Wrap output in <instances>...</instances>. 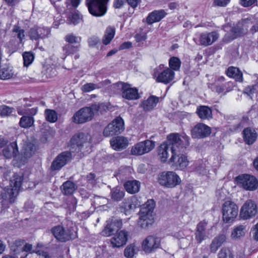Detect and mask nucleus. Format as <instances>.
Instances as JSON below:
<instances>
[{"label":"nucleus","instance_id":"obj_1","mask_svg":"<svg viewBox=\"0 0 258 258\" xmlns=\"http://www.w3.org/2000/svg\"><path fill=\"white\" fill-rule=\"evenodd\" d=\"M189 145V138L184 133H172L167 137V141L159 147L158 156L162 162H165L169 157V152L172 155V147L179 152L184 151Z\"/></svg>","mask_w":258,"mask_h":258},{"label":"nucleus","instance_id":"obj_2","mask_svg":"<svg viewBox=\"0 0 258 258\" xmlns=\"http://www.w3.org/2000/svg\"><path fill=\"white\" fill-rule=\"evenodd\" d=\"M14 179L11 181L10 187H5L1 191V197L3 205H8L9 203L14 202L16 197L21 186L22 177L16 175Z\"/></svg>","mask_w":258,"mask_h":258},{"label":"nucleus","instance_id":"obj_3","mask_svg":"<svg viewBox=\"0 0 258 258\" xmlns=\"http://www.w3.org/2000/svg\"><path fill=\"white\" fill-rule=\"evenodd\" d=\"M100 108L98 104L84 107L76 111L72 117V121L76 124H83L91 121Z\"/></svg>","mask_w":258,"mask_h":258},{"label":"nucleus","instance_id":"obj_4","mask_svg":"<svg viewBox=\"0 0 258 258\" xmlns=\"http://www.w3.org/2000/svg\"><path fill=\"white\" fill-rule=\"evenodd\" d=\"M155 203L153 200H148L141 206L139 213L138 224L141 228H145L153 222V212Z\"/></svg>","mask_w":258,"mask_h":258},{"label":"nucleus","instance_id":"obj_5","mask_svg":"<svg viewBox=\"0 0 258 258\" xmlns=\"http://www.w3.org/2000/svg\"><path fill=\"white\" fill-rule=\"evenodd\" d=\"M159 184L164 187L172 188L181 183L179 175L174 171H164L159 173L157 177Z\"/></svg>","mask_w":258,"mask_h":258},{"label":"nucleus","instance_id":"obj_6","mask_svg":"<svg viewBox=\"0 0 258 258\" xmlns=\"http://www.w3.org/2000/svg\"><path fill=\"white\" fill-rule=\"evenodd\" d=\"M91 137L88 134L80 133L75 135L71 140L72 146H76L80 151L89 152L92 147Z\"/></svg>","mask_w":258,"mask_h":258},{"label":"nucleus","instance_id":"obj_7","mask_svg":"<svg viewBox=\"0 0 258 258\" xmlns=\"http://www.w3.org/2000/svg\"><path fill=\"white\" fill-rule=\"evenodd\" d=\"M113 86L114 88L121 91V96L123 98L128 100H133L140 98L138 90L135 87H132L131 84L119 82L113 84Z\"/></svg>","mask_w":258,"mask_h":258},{"label":"nucleus","instance_id":"obj_8","mask_svg":"<svg viewBox=\"0 0 258 258\" xmlns=\"http://www.w3.org/2000/svg\"><path fill=\"white\" fill-rule=\"evenodd\" d=\"M108 0H86L89 13L95 17H101L106 13V3Z\"/></svg>","mask_w":258,"mask_h":258},{"label":"nucleus","instance_id":"obj_9","mask_svg":"<svg viewBox=\"0 0 258 258\" xmlns=\"http://www.w3.org/2000/svg\"><path fill=\"white\" fill-rule=\"evenodd\" d=\"M237 184L246 190L253 191L258 187V180L253 175L243 174L235 178Z\"/></svg>","mask_w":258,"mask_h":258},{"label":"nucleus","instance_id":"obj_10","mask_svg":"<svg viewBox=\"0 0 258 258\" xmlns=\"http://www.w3.org/2000/svg\"><path fill=\"white\" fill-rule=\"evenodd\" d=\"M222 217L224 222L229 223L233 221L238 213L237 205L231 201H225L222 205Z\"/></svg>","mask_w":258,"mask_h":258},{"label":"nucleus","instance_id":"obj_11","mask_svg":"<svg viewBox=\"0 0 258 258\" xmlns=\"http://www.w3.org/2000/svg\"><path fill=\"white\" fill-rule=\"evenodd\" d=\"M174 147H172V155L170 159L169 162L172 166L176 169L183 170L186 168L188 164V161L184 153L186 149L183 152H178V149H175Z\"/></svg>","mask_w":258,"mask_h":258},{"label":"nucleus","instance_id":"obj_12","mask_svg":"<svg viewBox=\"0 0 258 258\" xmlns=\"http://www.w3.org/2000/svg\"><path fill=\"white\" fill-rule=\"evenodd\" d=\"M51 232L56 239L61 242H66L77 237L76 232L73 230L65 229L61 226H55L51 229Z\"/></svg>","mask_w":258,"mask_h":258},{"label":"nucleus","instance_id":"obj_13","mask_svg":"<svg viewBox=\"0 0 258 258\" xmlns=\"http://www.w3.org/2000/svg\"><path fill=\"white\" fill-rule=\"evenodd\" d=\"M218 37L219 34L216 31L206 32L197 33L194 40L198 45L207 46L212 44L218 39Z\"/></svg>","mask_w":258,"mask_h":258},{"label":"nucleus","instance_id":"obj_14","mask_svg":"<svg viewBox=\"0 0 258 258\" xmlns=\"http://www.w3.org/2000/svg\"><path fill=\"white\" fill-rule=\"evenodd\" d=\"M124 129V122L121 117H117L104 128L103 134L109 137L121 133Z\"/></svg>","mask_w":258,"mask_h":258},{"label":"nucleus","instance_id":"obj_15","mask_svg":"<svg viewBox=\"0 0 258 258\" xmlns=\"http://www.w3.org/2000/svg\"><path fill=\"white\" fill-rule=\"evenodd\" d=\"M257 212V207L254 202L248 200L241 207L239 215L241 219L247 220L254 217Z\"/></svg>","mask_w":258,"mask_h":258},{"label":"nucleus","instance_id":"obj_16","mask_svg":"<svg viewBox=\"0 0 258 258\" xmlns=\"http://www.w3.org/2000/svg\"><path fill=\"white\" fill-rule=\"evenodd\" d=\"M155 146V142L149 140L139 142L132 147L131 154L134 155H143L152 150Z\"/></svg>","mask_w":258,"mask_h":258},{"label":"nucleus","instance_id":"obj_17","mask_svg":"<svg viewBox=\"0 0 258 258\" xmlns=\"http://www.w3.org/2000/svg\"><path fill=\"white\" fill-rule=\"evenodd\" d=\"M207 222L204 220L199 222L195 232V238L198 243H201L203 240L208 238L210 235L211 229H207Z\"/></svg>","mask_w":258,"mask_h":258},{"label":"nucleus","instance_id":"obj_18","mask_svg":"<svg viewBox=\"0 0 258 258\" xmlns=\"http://www.w3.org/2000/svg\"><path fill=\"white\" fill-rule=\"evenodd\" d=\"M71 154L69 152H63L56 156L52 162L51 168L52 170H58L63 167L71 159Z\"/></svg>","mask_w":258,"mask_h":258},{"label":"nucleus","instance_id":"obj_19","mask_svg":"<svg viewBox=\"0 0 258 258\" xmlns=\"http://www.w3.org/2000/svg\"><path fill=\"white\" fill-rule=\"evenodd\" d=\"M175 77V73L171 69L167 68L161 73L155 72L154 78L157 82L167 84L173 80Z\"/></svg>","mask_w":258,"mask_h":258},{"label":"nucleus","instance_id":"obj_20","mask_svg":"<svg viewBox=\"0 0 258 258\" xmlns=\"http://www.w3.org/2000/svg\"><path fill=\"white\" fill-rule=\"evenodd\" d=\"M160 240L153 236H148L142 242V247L146 253H151L160 245Z\"/></svg>","mask_w":258,"mask_h":258},{"label":"nucleus","instance_id":"obj_21","mask_svg":"<svg viewBox=\"0 0 258 258\" xmlns=\"http://www.w3.org/2000/svg\"><path fill=\"white\" fill-rule=\"evenodd\" d=\"M141 206V202L135 196L125 199L121 203V208L123 209L125 215L135 209Z\"/></svg>","mask_w":258,"mask_h":258},{"label":"nucleus","instance_id":"obj_22","mask_svg":"<svg viewBox=\"0 0 258 258\" xmlns=\"http://www.w3.org/2000/svg\"><path fill=\"white\" fill-rule=\"evenodd\" d=\"M211 134V128L203 123H198L191 130V134L193 138H205Z\"/></svg>","mask_w":258,"mask_h":258},{"label":"nucleus","instance_id":"obj_23","mask_svg":"<svg viewBox=\"0 0 258 258\" xmlns=\"http://www.w3.org/2000/svg\"><path fill=\"white\" fill-rule=\"evenodd\" d=\"M127 232L124 230L117 232L110 239L112 246L114 247H120L125 245L127 241Z\"/></svg>","mask_w":258,"mask_h":258},{"label":"nucleus","instance_id":"obj_24","mask_svg":"<svg viewBox=\"0 0 258 258\" xmlns=\"http://www.w3.org/2000/svg\"><path fill=\"white\" fill-rule=\"evenodd\" d=\"M110 143L112 148L115 150L125 149L128 144L127 139L122 136H118L112 138Z\"/></svg>","mask_w":258,"mask_h":258},{"label":"nucleus","instance_id":"obj_25","mask_svg":"<svg viewBox=\"0 0 258 258\" xmlns=\"http://www.w3.org/2000/svg\"><path fill=\"white\" fill-rule=\"evenodd\" d=\"M246 233V227L238 225L233 227L231 233V238L233 240H240L244 237Z\"/></svg>","mask_w":258,"mask_h":258},{"label":"nucleus","instance_id":"obj_26","mask_svg":"<svg viewBox=\"0 0 258 258\" xmlns=\"http://www.w3.org/2000/svg\"><path fill=\"white\" fill-rule=\"evenodd\" d=\"M242 134L244 141L248 145L252 144L256 139L257 134L255 131L249 127L245 128Z\"/></svg>","mask_w":258,"mask_h":258},{"label":"nucleus","instance_id":"obj_27","mask_svg":"<svg viewBox=\"0 0 258 258\" xmlns=\"http://www.w3.org/2000/svg\"><path fill=\"white\" fill-rule=\"evenodd\" d=\"M166 13L164 10L154 11L150 13L147 17V23L152 24L155 22L160 21L165 16Z\"/></svg>","mask_w":258,"mask_h":258},{"label":"nucleus","instance_id":"obj_28","mask_svg":"<svg viewBox=\"0 0 258 258\" xmlns=\"http://www.w3.org/2000/svg\"><path fill=\"white\" fill-rule=\"evenodd\" d=\"M196 113L202 119H210L212 117L211 109L207 106H200L197 108Z\"/></svg>","mask_w":258,"mask_h":258},{"label":"nucleus","instance_id":"obj_29","mask_svg":"<svg viewBox=\"0 0 258 258\" xmlns=\"http://www.w3.org/2000/svg\"><path fill=\"white\" fill-rule=\"evenodd\" d=\"M159 98L155 96H150L147 100L142 103V107L146 111H150L153 109L159 102Z\"/></svg>","mask_w":258,"mask_h":258},{"label":"nucleus","instance_id":"obj_30","mask_svg":"<svg viewBox=\"0 0 258 258\" xmlns=\"http://www.w3.org/2000/svg\"><path fill=\"white\" fill-rule=\"evenodd\" d=\"M18 153V149L16 142L11 143L3 150V154L7 158L16 157Z\"/></svg>","mask_w":258,"mask_h":258},{"label":"nucleus","instance_id":"obj_31","mask_svg":"<svg viewBox=\"0 0 258 258\" xmlns=\"http://www.w3.org/2000/svg\"><path fill=\"white\" fill-rule=\"evenodd\" d=\"M226 72L227 76L235 79V81L239 82L243 81L242 74L238 68L230 67L227 69Z\"/></svg>","mask_w":258,"mask_h":258},{"label":"nucleus","instance_id":"obj_32","mask_svg":"<svg viewBox=\"0 0 258 258\" xmlns=\"http://www.w3.org/2000/svg\"><path fill=\"white\" fill-rule=\"evenodd\" d=\"M225 240L226 236L224 234H221L215 237L210 245L211 251L214 253L216 252Z\"/></svg>","mask_w":258,"mask_h":258},{"label":"nucleus","instance_id":"obj_33","mask_svg":"<svg viewBox=\"0 0 258 258\" xmlns=\"http://www.w3.org/2000/svg\"><path fill=\"white\" fill-rule=\"evenodd\" d=\"M77 188L76 184L70 180L64 182L61 186V192L66 196L72 195Z\"/></svg>","mask_w":258,"mask_h":258},{"label":"nucleus","instance_id":"obj_34","mask_svg":"<svg viewBox=\"0 0 258 258\" xmlns=\"http://www.w3.org/2000/svg\"><path fill=\"white\" fill-rule=\"evenodd\" d=\"M36 150V147L34 144L26 143L24 144L22 150L24 157L25 158L31 157L35 153Z\"/></svg>","mask_w":258,"mask_h":258},{"label":"nucleus","instance_id":"obj_35","mask_svg":"<svg viewBox=\"0 0 258 258\" xmlns=\"http://www.w3.org/2000/svg\"><path fill=\"white\" fill-rule=\"evenodd\" d=\"M126 190L130 194H134L139 191L140 183L137 180H130L126 181L124 185Z\"/></svg>","mask_w":258,"mask_h":258},{"label":"nucleus","instance_id":"obj_36","mask_svg":"<svg viewBox=\"0 0 258 258\" xmlns=\"http://www.w3.org/2000/svg\"><path fill=\"white\" fill-rule=\"evenodd\" d=\"M115 33V29L113 27H108L106 29L102 42L104 45H107L110 43L112 39L114 38Z\"/></svg>","mask_w":258,"mask_h":258},{"label":"nucleus","instance_id":"obj_37","mask_svg":"<svg viewBox=\"0 0 258 258\" xmlns=\"http://www.w3.org/2000/svg\"><path fill=\"white\" fill-rule=\"evenodd\" d=\"M44 116L45 119L50 122H55L58 118L57 112L53 109H46L44 111Z\"/></svg>","mask_w":258,"mask_h":258},{"label":"nucleus","instance_id":"obj_38","mask_svg":"<svg viewBox=\"0 0 258 258\" xmlns=\"http://www.w3.org/2000/svg\"><path fill=\"white\" fill-rule=\"evenodd\" d=\"M13 36L17 37L20 43H23L25 37V31L24 29L18 26H15L12 30Z\"/></svg>","mask_w":258,"mask_h":258},{"label":"nucleus","instance_id":"obj_39","mask_svg":"<svg viewBox=\"0 0 258 258\" xmlns=\"http://www.w3.org/2000/svg\"><path fill=\"white\" fill-rule=\"evenodd\" d=\"M79 49V46H74L68 43L66 44L62 47L63 58L64 59L67 56L78 51Z\"/></svg>","mask_w":258,"mask_h":258},{"label":"nucleus","instance_id":"obj_40","mask_svg":"<svg viewBox=\"0 0 258 258\" xmlns=\"http://www.w3.org/2000/svg\"><path fill=\"white\" fill-rule=\"evenodd\" d=\"M169 69L172 71H178L180 70L181 62L180 59L175 56H172L169 60Z\"/></svg>","mask_w":258,"mask_h":258},{"label":"nucleus","instance_id":"obj_41","mask_svg":"<svg viewBox=\"0 0 258 258\" xmlns=\"http://www.w3.org/2000/svg\"><path fill=\"white\" fill-rule=\"evenodd\" d=\"M34 120L33 117L23 115L20 120L19 124L21 127L29 128L34 123Z\"/></svg>","mask_w":258,"mask_h":258},{"label":"nucleus","instance_id":"obj_42","mask_svg":"<svg viewBox=\"0 0 258 258\" xmlns=\"http://www.w3.org/2000/svg\"><path fill=\"white\" fill-rule=\"evenodd\" d=\"M111 197L114 201H118L121 200L124 196V192L120 187H116L113 188L110 192Z\"/></svg>","mask_w":258,"mask_h":258},{"label":"nucleus","instance_id":"obj_43","mask_svg":"<svg viewBox=\"0 0 258 258\" xmlns=\"http://www.w3.org/2000/svg\"><path fill=\"white\" fill-rule=\"evenodd\" d=\"M235 87L234 82L229 81L221 86H218L216 92L219 94L222 92H228L233 90Z\"/></svg>","mask_w":258,"mask_h":258},{"label":"nucleus","instance_id":"obj_44","mask_svg":"<svg viewBox=\"0 0 258 258\" xmlns=\"http://www.w3.org/2000/svg\"><path fill=\"white\" fill-rule=\"evenodd\" d=\"M64 40L68 44H79L82 41V38L80 36H76L73 33L67 34L64 37Z\"/></svg>","mask_w":258,"mask_h":258},{"label":"nucleus","instance_id":"obj_45","mask_svg":"<svg viewBox=\"0 0 258 258\" xmlns=\"http://www.w3.org/2000/svg\"><path fill=\"white\" fill-rule=\"evenodd\" d=\"M68 19L70 24L76 25L81 22L82 18L78 12H74L69 15Z\"/></svg>","mask_w":258,"mask_h":258},{"label":"nucleus","instance_id":"obj_46","mask_svg":"<svg viewBox=\"0 0 258 258\" xmlns=\"http://www.w3.org/2000/svg\"><path fill=\"white\" fill-rule=\"evenodd\" d=\"M135 253L136 249L134 244L128 245L124 251V255L127 258H132Z\"/></svg>","mask_w":258,"mask_h":258},{"label":"nucleus","instance_id":"obj_47","mask_svg":"<svg viewBox=\"0 0 258 258\" xmlns=\"http://www.w3.org/2000/svg\"><path fill=\"white\" fill-rule=\"evenodd\" d=\"M225 80V77L223 76H216L214 83L213 84H210L209 87L213 91H216L218 86H221V84L224 82Z\"/></svg>","mask_w":258,"mask_h":258},{"label":"nucleus","instance_id":"obj_48","mask_svg":"<svg viewBox=\"0 0 258 258\" xmlns=\"http://www.w3.org/2000/svg\"><path fill=\"white\" fill-rule=\"evenodd\" d=\"M218 258H233V256L229 249L223 248L218 253Z\"/></svg>","mask_w":258,"mask_h":258},{"label":"nucleus","instance_id":"obj_49","mask_svg":"<svg viewBox=\"0 0 258 258\" xmlns=\"http://www.w3.org/2000/svg\"><path fill=\"white\" fill-rule=\"evenodd\" d=\"M107 224L104 229L101 232V234L104 236H109L111 235L115 231V229L109 223V221H107Z\"/></svg>","mask_w":258,"mask_h":258},{"label":"nucleus","instance_id":"obj_50","mask_svg":"<svg viewBox=\"0 0 258 258\" xmlns=\"http://www.w3.org/2000/svg\"><path fill=\"white\" fill-rule=\"evenodd\" d=\"M13 74L7 68H3L0 70V78L2 80L10 79Z\"/></svg>","mask_w":258,"mask_h":258},{"label":"nucleus","instance_id":"obj_51","mask_svg":"<svg viewBox=\"0 0 258 258\" xmlns=\"http://www.w3.org/2000/svg\"><path fill=\"white\" fill-rule=\"evenodd\" d=\"M23 57L24 60V65L26 67L30 65L34 60V56L33 54L30 52H25L23 54Z\"/></svg>","mask_w":258,"mask_h":258},{"label":"nucleus","instance_id":"obj_52","mask_svg":"<svg viewBox=\"0 0 258 258\" xmlns=\"http://www.w3.org/2000/svg\"><path fill=\"white\" fill-rule=\"evenodd\" d=\"M32 246L31 244H26L24 247H23V250L25 252H29V253H27L26 255L21 258H31V255L32 253H35L36 251H37L36 250H32ZM39 250H38V251Z\"/></svg>","mask_w":258,"mask_h":258},{"label":"nucleus","instance_id":"obj_53","mask_svg":"<svg viewBox=\"0 0 258 258\" xmlns=\"http://www.w3.org/2000/svg\"><path fill=\"white\" fill-rule=\"evenodd\" d=\"M97 85L94 83H86L82 86L81 90L84 92H89L94 90L96 88H98Z\"/></svg>","mask_w":258,"mask_h":258},{"label":"nucleus","instance_id":"obj_54","mask_svg":"<svg viewBox=\"0 0 258 258\" xmlns=\"http://www.w3.org/2000/svg\"><path fill=\"white\" fill-rule=\"evenodd\" d=\"M109 223L115 229V231L120 229L122 227V220L120 219H114L111 221H109Z\"/></svg>","mask_w":258,"mask_h":258},{"label":"nucleus","instance_id":"obj_55","mask_svg":"<svg viewBox=\"0 0 258 258\" xmlns=\"http://www.w3.org/2000/svg\"><path fill=\"white\" fill-rule=\"evenodd\" d=\"M13 109L6 105L0 106V115L7 116L12 112Z\"/></svg>","mask_w":258,"mask_h":258},{"label":"nucleus","instance_id":"obj_56","mask_svg":"<svg viewBox=\"0 0 258 258\" xmlns=\"http://www.w3.org/2000/svg\"><path fill=\"white\" fill-rule=\"evenodd\" d=\"M29 36L32 40H37L40 39L38 28H31L29 32Z\"/></svg>","mask_w":258,"mask_h":258},{"label":"nucleus","instance_id":"obj_57","mask_svg":"<svg viewBox=\"0 0 258 258\" xmlns=\"http://www.w3.org/2000/svg\"><path fill=\"white\" fill-rule=\"evenodd\" d=\"M38 31L40 39H43L45 38L50 33L49 30L48 28L44 27L38 28Z\"/></svg>","mask_w":258,"mask_h":258},{"label":"nucleus","instance_id":"obj_58","mask_svg":"<svg viewBox=\"0 0 258 258\" xmlns=\"http://www.w3.org/2000/svg\"><path fill=\"white\" fill-rule=\"evenodd\" d=\"M257 85L249 86L244 89V93L249 96H251L255 92Z\"/></svg>","mask_w":258,"mask_h":258},{"label":"nucleus","instance_id":"obj_59","mask_svg":"<svg viewBox=\"0 0 258 258\" xmlns=\"http://www.w3.org/2000/svg\"><path fill=\"white\" fill-rule=\"evenodd\" d=\"M99 42V39L96 36L90 37L88 40V43L90 47H94Z\"/></svg>","mask_w":258,"mask_h":258},{"label":"nucleus","instance_id":"obj_60","mask_svg":"<svg viewBox=\"0 0 258 258\" xmlns=\"http://www.w3.org/2000/svg\"><path fill=\"white\" fill-rule=\"evenodd\" d=\"M256 0H239L240 4L244 7H248L253 5Z\"/></svg>","mask_w":258,"mask_h":258},{"label":"nucleus","instance_id":"obj_61","mask_svg":"<svg viewBox=\"0 0 258 258\" xmlns=\"http://www.w3.org/2000/svg\"><path fill=\"white\" fill-rule=\"evenodd\" d=\"M230 1L231 0H214L213 4L215 6L225 7L230 3Z\"/></svg>","mask_w":258,"mask_h":258},{"label":"nucleus","instance_id":"obj_62","mask_svg":"<svg viewBox=\"0 0 258 258\" xmlns=\"http://www.w3.org/2000/svg\"><path fill=\"white\" fill-rule=\"evenodd\" d=\"M135 38L137 42H140L147 39V35L145 33L137 34L135 35Z\"/></svg>","mask_w":258,"mask_h":258},{"label":"nucleus","instance_id":"obj_63","mask_svg":"<svg viewBox=\"0 0 258 258\" xmlns=\"http://www.w3.org/2000/svg\"><path fill=\"white\" fill-rule=\"evenodd\" d=\"M81 2V0H66L67 6H72L73 7H77Z\"/></svg>","mask_w":258,"mask_h":258},{"label":"nucleus","instance_id":"obj_64","mask_svg":"<svg viewBox=\"0 0 258 258\" xmlns=\"http://www.w3.org/2000/svg\"><path fill=\"white\" fill-rule=\"evenodd\" d=\"M37 256L35 258H49L47 252L41 250L36 251Z\"/></svg>","mask_w":258,"mask_h":258}]
</instances>
